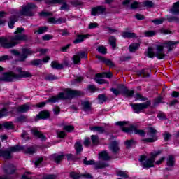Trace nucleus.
<instances>
[{
    "label": "nucleus",
    "instance_id": "1a4fd4ad",
    "mask_svg": "<svg viewBox=\"0 0 179 179\" xmlns=\"http://www.w3.org/2000/svg\"><path fill=\"white\" fill-rule=\"evenodd\" d=\"M11 54L13 55L19 56V61H24L26 58L29 57V55H33L36 52L33 51L31 49L23 48L22 53L20 55L19 52L16 50H10Z\"/></svg>",
    "mask_w": 179,
    "mask_h": 179
},
{
    "label": "nucleus",
    "instance_id": "dca6fc26",
    "mask_svg": "<svg viewBox=\"0 0 179 179\" xmlns=\"http://www.w3.org/2000/svg\"><path fill=\"white\" fill-rule=\"evenodd\" d=\"M48 22L52 24H61V23H65L66 20L65 18L59 17L57 20H55L54 17H49Z\"/></svg>",
    "mask_w": 179,
    "mask_h": 179
},
{
    "label": "nucleus",
    "instance_id": "e433bc0d",
    "mask_svg": "<svg viewBox=\"0 0 179 179\" xmlns=\"http://www.w3.org/2000/svg\"><path fill=\"white\" fill-rule=\"evenodd\" d=\"M75 149L76 153H80V152L83 150V148H82V144L79 142H76L75 144Z\"/></svg>",
    "mask_w": 179,
    "mask_h": 179
},
{
    "label": "nucleus",
    "instance_id": "774afa93",
    "mask_svg": "<svg viewBox=\"0 0 179 179\" xmlns=\"http://www.w3.org/2000/svg\"><path fill=\"white\" fill-rule=\"evenodd\" d=\"M55 175H47L43 177V179H55Z\"/></svg>",
    "mask_w": 179,
    "mask_h": 179
},
{
    "label": "nucleus",
    "instance_id": "680f3d73",
    "mask_svg": "<svg viewBox=\"0 0 179 179\" xmlns=\"http://www.w3.org/2000/svg\"><path fill=\"white\" fill-rule=\"evenodd\" d=\"M136 100H141V101H146V98L143 97L141 95V94H136Z\"/></svg>",
    "mask_w": 179,
    "mask_h": 179
},
{
    "label": "nucleus",
    "instance_id": "a211bd4d",
    "mask_svg": "<svg viewBox=\"0 0 179 179\" xmlns=\"http://www.w3.org/2000/svg\"><path fill=\"white\" fill-rule=\"evenodd\" d=\"M90 35H78L77 38H76L73 43V44H80V43H83L85 38H89Z\"/></svg>",
    "mask_w": 179,
    "mask_h": 179
},
{
    "label": "nucleus",
    "instance_id": "39448f33",
    "mask_svg": "<svg viewBox=\"0 0 179 179\" xmlns=\"http://www.w3.org/2000/svg\"><path fill=\"white\" fill-rule=\"evenodd\" d=\"M31 76L30 72L23 71V69L17 67L15 73H3L2 76H0V80L3 82H13L15 79H19V78H31Z\"/></svg>",
    "mask_w": 179,
    "mask_h": 179
},
{
    "label": "nucleus",
    "instance_id": "603ef678",
    "mask_svg": "<svg viewBox=\"0 0 179 179\" xmlns=\"http://www.w3.org/2000/svg\"><path fill=\"white\" fill-rule=\"evenodd\" d=\"M46 80H57L58 77L55 76L53 74H49L45 77Z\"/></svg>",
    "mask_w": 179,
    "mask_h": 179
},
{
    "label": "nucleus",
    "instance_id": "412c9836",
    "mask_svg": "<svg viewBox=\"0 0 179 179\" xmlns=\"http://www.w3.org/2000/svg\"><path fill=\"white\" fill-rule=\"evenodd\" d=\"M109 149L113 152V153H118L120 148L118 147V143L117 141H113L109 145Z\"/></svg>",
    "mask_w": 179,
    "mask_h": 179
},
{
    "label": "nucleus",
    "instance_id": "a878e982",
    "mask_svg": "<svg viewBox=\"0 0 179 179\" xmlns=\"http://www.w3.org/2000/svg\"><path fill=\"white\" fill-rule=\"evenodd\" d=\"M150 70L149 69H145L140 71H138V75L139 76H143V78H148L150 76Z\"/></svg>",
    "mask_w": 179,
    "mask_h": 179
},
{
    "label": "nucleus",
    "instance_id": "5fc2aeb1",
    "mask_svg": "<svg viewBox=\"0 0 179 179\" xmlns=\"http://www.w3.org/2000/svg\"><path fill=\"white\" fill-rule=\"evenodd\" d=\"M117 175L119 176V177H123L124 178H128V175L127 174V172H124L122 171H117Z\"/></svg>",
    "mask_w": 179,
    "mask_h": 179
},
{
    "label": "nucleus",
    "instance_id": "09e8293b",
    "mask_svg": "<svg viewBox=\"0 0 179 179\" xmlns=\"http://www.w3.org/2000/svg\"><path fill=\"white\" fill-rule=\"evenodd\" d=\"M31 65H34L35 66H38V65L43 64V60L41 59H35L31 62Z\"/></svg>",
    "mask_w": 179,
    "mask_h": 179
},
{
    "label": "nucleus",
    "instance_id": "20e7f679",
    "mask_svg": "<svg viewBox=\"0 0 179 179\" xmlns=\"http://www.w3.org/2000/svg\"><path fill=\"white\" fill-rule=\"evenodd\" d=\"M80 92L76 90H72L71 89L64 90V92H61L57 96L50 97L46 102H41L36 104V107L41 108L47 104V103H57L58 100H66V99H72V97H76L80 96Z\"/></svg>",
    "mask_w": 179,
    "mask_h": 179
},
{
    "label": "nucleus",
    "instance_id": "9d476101",
    "mask_svg": "<svg viewBox=\"0 0 179 179\" xmlns=\"http://www.w3.org/2000/svg\"><path fill=\"white\" fill-rule=\"evenodd\" d=\"M83 163L86 166L94 165L95 169H105V167H108V163L107 162H94V160L87 161L86 158L83 160Z\"/></svg>",
    "mask_w": 179,
    "mask_h": 179
},
{
    "label": "nucleus",
    "instance_id": "393cba45",
    "mask_svg": "<svg viewBox=\"0 0 179 179\" xmlns=\"http://www.w3.org/2000/svg\"><path fill=\"white\" fill-rule=\"evenodd\" d=\"M31 134L34 135V136H36L37 138H39V139H41V141H45V136L43 134H41L40 131H37L36 129H34L31 130Z\"/></svg>",
    "mask_w": 179,
    "mask_h": 179
},
{
    "label": "nucleus",
    "instance_id": "c03bdc74",
    "mask_svg": "<svg viewBox=\"0 0 179 179\" xmlns=\"http://www.w3.org/2000/svg\"><path fill=\"white\" fill-rule=\"evenodd\" d=\"M166 19L164 18H159V19H155L152 20V23H154V24H162Z\"/></svg>",
    "mask_w": 179,
    "mask_h": 179
},
{
    "label": "nucleus",
    "instance_id": "e2e57ef3",
    "mask_svg": "<svg viewBox=\"0 0 179 179\" xmlns=\"http://www.w3.org/2000/svg\"><path fill=\"white\" fill-rule=\"evenodd\" d=\"M8 59H10V57L8 55L0 57V62H2V61H6Z\"/></svg>",
    "mask_w": 179,
    "mask_h": 179
},
{
    "label": "nucleus",
    "instance_id": "3c124183",
    "mask_svg": "<svg viewBox=\"0 0 179 179\" xmlns=\"http://www.w3.org/2000/svg\"><path fill=\"white\" fill-rule=\"evenodd\" d=\"M98 99L100 103H104V101H107V96L104 94H99Z\"/></svg>",
    "mask_w": 179,
    "mask_h": 179
},
{
    "label": "nucleus",
    "instance_id": "a18cd8bd",
    "mask_svg": "<svg viewBox=\"0 0 179 179\" xmlns=\"http://www.w3.org/2000/svg\"><path fill=\"white\" fill-rule=\"evenodd\" d=\"M143 9H145V8H153V2L150 1H147L144 3H143Z\"/></svg>",
    "mask_w": 179,
    "mask_h": 179
},
{
    "label": "nucleus",
    "instance_id": "c85d7f7f",
    "mask_svg": "<svg viewBox=\"0 0 179 179\" xmlns=\"http://www.w3.org/2000/svg\"><path fill=\"white\" fill-rule=\"evenodd\" d=\"M48 117H50V113L47 111H42L37 115L38 120H45V118H48Z\"/></svg>",
    "mask_w": 179,
    "mask_h": 179
},
{
    "label": "nucleus",
    "instance_id": "cd10ccee",
    "mask_svg": "<svg viewBox=\"0 0 179 179\" xmlns=\"http://www.w3.org/2000/svg\"><path fill=\"white\" fill-rule=\"evenodd\" d=\"M22 150H24V152L25 153H28L29 155H34V153H36V148L34 147H25L24 146V148H22Z\"/></svg>",
    "mask_w": 179,
    "mask_h": 179
},
{
    "label": "nucleus",
    "instance_id": "bf43d9fd",
    "mask_svg": "<svg viewBox=\"0 0 179 179\" xmlns=\"http://www.w3.org/2000/svg\"><path fill=\"white\" fill-rule=\"evenodd\" d=\"M99 27V24H97L96 22H91L90 23L89 26H88V29H96Z\"/></svg>",
    "mask_w": 179,
    "mask_h": 179
},
{
    "label": "nucleus",
    "instance_id": "4be33fe9",
    "mask_svg": "<svg viewBox=\"0 0 179 179\" xmlns=\"http://www.w3.org/2000/svg\"><path fill=\"white\" fill-rule=\"evenodd\" d=\"M170 12L172 15H179V1L173 4Z\"/></svg>",
    "mask_w": 179,
    "mask_h": 179
},
{
    "label": "nucleus",
    "instance_id": "4468645a",
    "mask_svg": "<svg viewBox=\"0 0 179 179\" xmlns=\"http://www.w3.org/2000/svg\"><path fill=\"white\" fill-rule=\"evenodd\" d=\"M87 55H86V52H78L73 57V62L74 64H79V62H80V59L83 58H87Z\"/></svg>",
    "mask_w": 179,
    "mask_h": 179
},
{
    "label": "nucleus",
    "instance_id": "423d86ee",
    "mask_svg": "<svg viewBox=\"0 0 179 179\" xmlns=\"http://www.w3.org/2000/svg\"><path fill=\"white\" fill-rule=\"evenodd\" d=\"M160 155V151L155 152H152L150 157H146L145 155H141L139 158V162L145 169H150V167H155L154 163L156 160V157Z\"/></svg>",
    "mask_w": 179,
    "mask_h": 179
},
{
    "label": "nucleus",
    "instance_id": "6e6552de",
    "mask_svg": "<svg viewBox=\"0 0 179 179\" xmlns=\"http://www.w3.org/2000/svg\"><path fill=\"white\" fill-rule=\"evenodd\" d=\"M110 92H112L115 96H120V94H122V96H125V97H132L134 93V90H129L127 87L124 85L119 87L118 90L115 88H111Z\"/></svg>",
    "mask_w": 179,
    "mask_h": 179
},
{
    "label": "nucleus",
    "instance_id": "c756f323",
    "mask_svg": "<svg viewBox=\"0 0 179 179\" xmlns=\"http://www.w3.org/2000/svg\"><path fill=\"white\" fill-rule=\"evenodd\" d=\"M51 159L55 160V163H59V162L61 160H62V159H64V155L54 154V155H51Z\"/></svg>",
    "mask_w": 179,
    "mask_h": 179
},
{
    "label": "nucleus",
    "instance_id": "0eeeda50",
    "mask_svg": "<svg viewBox=\"0 0 179 179\" xmlns=\"http://www.w3.org/2000/svg\"><path fill=\"white\" fill-rule=\"evenodd\" d=\"M115 125L119 127H122V130L123 132H126L127 134H136V135H140L141 136H145V131L143 130L136 129L135 127L131 126L130 128H125L126 125H128V122L127 121H119L115 122Z\"/></svg>",
    "mask_w": 179,
    "mask_h": 179
},
{
    "label": "nucleus",
    "instance_id": "6ab92c4d",
    "mask_svg": "<svg viewBox=\"0 0 179 179\" xmlns=\"http://www.w3.org/2000/svg\"><path fill=\"white\" fill-rule=\"evenodd\" d=\"M96 57L102 62H105L106 64L108 65V66H110V68H113L114 66V62H113L111 60L108 59H105L104 57L101 56L96 55Z\"/></svg>",
    "mask_w": 179,
    "mask_h": 179
},
{
    "label": "nucleus",
    "instance_id": "13d9d810",
    "mask_svg": "<svg viewBox=\"0 0 179 179\" xmlns=\"http://www.w3.org/2000/svg\"><path fill=\"white\" fill-rule=\"evenodd\" d=\"M6 115H8V110H6V108H3L1 110H0V118H2V117H6Z\"/></svg>",
    "mask_w": 179,
    "mask_h": 179
},
{
    "label": "nucleus",
    "instance_id": "aec40b11",
    "mask_svg": "<svg viewBox=\"0 0 179 179\" xmlns=\"http://www.w3.org/2000/svg\"><path fill=\"white\" fill-rule=\"evenodd\" d=\"M24 149V146H19V145H15L11 146L8 148V153H10V155L11 156L10 153H13L15 152H20V150H23Z\"/></svg>",
    "mask_w": 179,
    "mask_h": 179
},
{
    "label": "nucleus",
    "instance_id": "864d4df0",
    "mask_svg": "<svg viewBox=\"0 0 179 179\" xmlns=\"http://www.w3.org/2000/svg\"><path fill=\"white\" fill-rule=\"evenodd\" d=\"M97 51L101 54H107V49L103 46H99L97 48Z\"/></svg>",
    "mask_w": 179,
    "mask_h": 179
},
{
    "label": "nucleus",
    "instance_id": "473e14b6",
    "mask_svg": "<svg viewBox=\"0 0 179 179\" xmlns=\"http://www.w3.org/2000/svg\"><path fill=\"white\" fill-rule=\"evenodd\" d=\"M139 43H133L129 46V50L130 52H135L139 48Z\"/></svg>",
    "mask_w": 179,
    "mask_h": 179
},
{
    "label": "nucleus",
    "instance_id": "0e129e2a",
    "mask_svg": "<svg viewBox=\"0 0 179 179\" xmlns=\"http://www.w3.org/2000/svg\"><path fill=\"white\" fill-rule=\"evenodd\" d=\"M43 40H45V41H48V40H52V36L49 35V34H46L45 36H43L42 37Z\"/></svg>",
    "mask_w": 179,
    "mask_h": 179
},
{
    "label": "nucleus",
    "instance_id": "37998d69",
    "mask_svg": "<svg viewBox=\"0 0 179 179\" xmlns=\"http://www.w3.org/2000/svg\"><path fill=\"white\" fill-rule=\"evenodd\" d=\"M47 31V27H41L38 28V31H35V34H43V33H45Z\"/></svg>",
    "mask_w": 179,
    "mask_h": 179
},
{
    "label": "nucleus",
    "instance_id": "49530a36",
    "mask_svg": "<svg viewBox=\"0 0 179 179\" xmlns=\"http://www.w3.org/2000/svg\"><path fill=\"white\" fill-rule=\"evenodd\" d=\"M144 35L145 37H153V36H156V31H147L144 32Z\"/></svg>",
    "mask_w": 179,
    "mask_h": 179
},
{
    "label": "nucleus",
    "instance_id": "6e6d98bb",
    "mask_svg": "<svg viewBox=\"0 0 179 179\" xmlns=\"http://www.w3.org/2000/svg\"><path fill=\"white\" fill-rule=\"evenodd\" d=\"M40 16L43 17H48V16H52V13L50 12H41L40 13Z\"/></svg>",
    "mask_w": 179,
    "mask_h": 179
},
{
    "label": "nucleus",
    "instance_id": "7c9ffc66",
    "mask_svg": "<svg viewBox=\"0 0 179 179\" xmlns=\"http://www.w3.org/2000/svg\"><path fill=\"white\" fill-rule=\"evenodd\" d=\"M99 159H102L103 160H110V159H111V157L108 155L107 151H103L99 153Z\"/></svg>",
    "mask_w": 179,
    "mask_h": 179
},
{
    "label": "nucleus",
    "instance_id": "79ce46f5",
    "mask_svg": "<svg viewBox=\"0 0 179 179\" xmlns=\"http://www.w3.org/2000/svg\"><path fill=\"white\" fill-rule=\"evenodd\" d=\"M116 39L114 38V36H110L109 38V44L113 47V48H115L117 47V44L115 43Z\"/></svg>",
    "mask_w": 179,
    "mask_h": 179
},
{
    "label": "nucleus",
    "instance_id": "c9c22d12",
    "mask_svg": "<svg viewBox=\"0 0 179 179\" xmlns=\"http://www.w3.org/2000/svg\"><path fill=\"white\" fill-rule=\"evenodd\" d=\"M82 106L84 111H90V110H92V108L90 107V103L87 101L83 102Z\"/></svg>",
    "mask_w": 179,
    "mask_h": 179
},
{
    "label": "nucleus",
    "instance_id": "69168bd1",
    "mask_svg": "<svg viewBox=\"0 0 179 179\" xmlns=\"http://www.w3.org/2000/svg\"><path fill=\"white\" fill-rule=\"evenodd\" d=\"M83 145H84V146H85L86 148H87V147L90 145V139H89V138H85V139L84 140Z\"/></svg>",
    "mask_w": 179,
    "mask_h": 179
},
{
    "label": "nucleus",
    "instance_id": "5701e85b",
    "mask_svg": "<svg viewBox=\"0 0 179 179\" xmlns=\"http://www.w3.org/2000/svg\"><path fill=\"white\" fill-rule=\"evenodd\" d=\"M29 110H30V106H29V104H27V103L22 105L21 106H19L17 108V111L18 113H27V111H29Z\"/></svg>",
    "mask_w": 179,
    "mask_h": 179
},
{
    "label": "nucleus",
    "instance_id": "f03ea898",
    "mask_svg": "<svg viewBox=\"0 0 179 179\" xmlns=\"http://www.w3.org/2000/svg\"><path fill=\"white\" fill-rule=\"evenodd\" d=\"M24 33V28L18 27L14 32L15 35L10 38V41L6 38H0V45L3 48H12L19 44V41H26L27 40V35Z\"/></svg>",
    "mask_w": 179,
    "mask_h": 179
},
{
    "label": "nucleus",
    "instance_id": "f257e3e1",
    "mask_svg": "<svg viewBox=\"0 0 179 179\" xmlns=\"http://www.w3.org/2000/svg\"><path fill=\"white\" fill-rule=\"evenodd\" d=\"M176 44H178V41H166L164 43L155 45L154 48H148L145 52V55L148 58L156 57L157 59H164L166 57L164 48H167L168 51H171L173 48H175Z\"/></svg>",
    "mask_w": 179,
    "mask_h": 179
},
{
    "label": "nucleus",
    "instance_id": "338daca9",
    "mask_svg": "<svg viewBox=\"0 0 179 179\" xmlns=\"http://www.w3.org/2000/svg\"><path fill=\"white\" fill-rule=\"evenodd\" d=\"M171 137V135H170L169 133L166 132L164 134V141H169V139H170V138Z\"/></svg>",
    "mask_w": 179,
    "mask_h": 179
},
{
    "label": "nucleus",
    "instance_id": "052dcab7",
    "mask_svg": "<svg viewBox=\"0 0 179 179\" xmlns=\"http://www.w3.org/2000/svg\"><path fill=\"white\" fill-rule=\"evenodd\" d=\"M3 15H5L4 12H0V26L5 24V20L2 19V17H3Z\"/></svg>",
    "mask_w": 179,
    "mask_h": 179
},
{
    "label": "nucleus",
    "instance_id": "a19ab883",
    "mask_svg": "<svg viewBox=\"0 0 179 179\" xmlns=\"http://www.w3.org/2000/svg\"><path fill=\"white\" fill-rule=\"evenodd\" d=\"M91 141H92L93 145H99V136L92 135Z\"/></svg>",
    "mask_w": 179,
    "mask_h": 179
},
{
    "label": "nucleus",
    "instance_id": "ddd939ff",
    "mask_svg": "<svg viewBox=\"0 0 179 179\" xmlns=\"http://www.w3.org/2000/svg\"><path fill=\"white\" fill-rule=\"evenodd\" d=\"M113 76V73H97L94 78V80L99 85H103L104 83H107L106 80L101 78H111Z\"/></svg>",
    "mask_w": 179,
    "mask_h": 179
},
{
    "label": "nucleus",
    "instance_id": "9b49d317",
    "mask_svg": "<svg viewBox=\"0 0 179 179\" xmlns=\"http://www.w3.org/2000/svg\"><path fill=\"white\" fill-rule=\"evenodd\" d=\"M156 134H157V131L153 127L148 128V132L147 134L148 138L143 139V142H156V141H157V136H156Z\"/></svg>",
    "mask_w": 179,
    "mask_h": 179
},
{
    "label": "nucleus",
    "instance_id": "bb28decb",
    "mask_svg": "<svg viewBox=\"0 0 179 179\" xmlns=\"http://www.w3.org/2000/svg\"><path fill=\"white\" fill-rule=\"evenodd\" d=\"M90 129L91 131H93V132H98V134H104V132H106V129L102 127H90Z\"/></svg>",
    "mask_w": 179,
    "mask_h": 179
},
{
    "label": "nucleus",
    "instance_id": "f3484780",
    "mask_svg": "<svg viewBox=\"0 0 179 179\" xmlns=\"http://www.w3.org/2000/svg\"><path fill=\"white\" fill-rule=\"evenodd\" d=\"M3 169L6 174H13V172L16 171V168L13 164L4 165Z\"/></svg>",
    "mask_w": 179,
    "mask_h": 179
},
{
    "label": "nucleus",
    "instance_id": "2f4dec72",
    "mask_svg": "<svg viewBox=\"0 0 179 179\" xmlns=\"http://www.w3.org/2000/svg\"><path fill=\"white\" fill-rule=\"evenodd\" d=\"M122 36L124 38H134L136 37V34L131 32H123Z\"/></svg>",
    "mask_w": 179,
    "mask_h": 179
},
{
    "label": "nucleus",
    "instance_id": "4c0bfd02",
    "mask_svg": "<svg viewBox=\"0 0 179 179\" xmlns=\"http://www.w3.org/2000/svg\"><path fill=\"white\" fill-rule=\"evenodd\" d=\"M167 166L169 167H173L174 166V157L170 155L167 159Z\"/></svg>",
    "mask_w": 179,
    "mask_h": 179
},
{
    "label": "nucleus",
    "instance_id": "b1692460",
    "mask_svg": "<svg viewBox=\"0 0 179 179\" xmlns=\"http://www.w3.org/2000/svg\"><path fill=\"white\" fill-rule=\"evenodd\" d=\"M131 9H143V3H139L138 1H134L131 4Z\"/></svg>",
    "mask_w": 179,
    "mask_h": 179
},
{
    "label": "nucleus",
    "instance_id": "f704fd0d",
    "mask_svg": "<svg viewBox=\"0 0 179 179\" xmlns=\"http://www.w3.org/2000/svg\"><path fill=\"white\" fill-rule=\"evenodd\" d=\"M51 66L52 68H53V69H62V68H64V66H62V64H60L57 62H52Z\"/></svg>",
    "mask_w": 179,
    "mask_h": 179
},
{
    "label": "nucleus",
    "instance_id": "58836bf2",
    "mask_svg": "<svg viewBox=\"0 0 179 179\" xmlns=\"http://www.w3.org/2000/svg\"><path fill=\"white\" fill-rule=\"evenodd\" d=\"M44 160V158L39 157L35 159L34 161V165L36 167H40L43 163V161Z\"/></svg>",
    "mask_w": 179,
    "mask_h": 179
},
{
    "label": "nucleus",
    "instance_id": "de8ad7c7",
    "mask_svg": "<svg viewBox=\"0 0 179 179\" xmlns=\"http://www.w3.org/2000/svg\"><path fill=\"white\" fill-rule=\"evenodd\" d=\"M3 125L6 129H12L13 128V124L12 123V122H6L3 123Z\"/></svg>",
    "mask_w": 179,
    "mask_h": 179
},
{
    "label": "nucleus",
    "instance_id": "72a5a7b5",
    "mask_svg": "<svg viewBox=\"0 0 179 179\" xmlns=\"http://www.w3.org/2000/svg\"><path fill=\"white\" fill-rule=\"evenodd\" d=\"M62 6L60 7V10H66L68 11L70 8L69 4L66 3V1L65 0L63 1V2L61 3Z\"/></svg>",
    "mask_w": 179,
    "mask_h": 179
},
{
    "label": "nucleus",
    "instance_id": "f8f14e48",
    "mask_svg": "<svg viewBox=\"0 0 179 179\" xmlns=\"http://www.w3.org/2000/svg\"><path fill=\"white\" fill-rule=\"evenodd\" d=\"M150 104V102H144L141 103L132 104L131 106L134 113H136V114H139L142 113L143 110H146V108L149 107Z\"/></svg>",
    "mask_w": 179,
    "mask_h": 179
},
{
    "label": "nucleus",
    "instance_id": "4d7b16f0",
    "mask_svg": "<svg viewBox=\"0 0 179 179\" xmlns=\"http://www.w3.org/2000/svg\"><path fill=\"white\" fill-rule=\"evenodd\" d=\"M70 177H71L73 179H79L82 176L75 173V172H71L70 173Z\"/></svg>",
    "mask_w": 179,
    "mask_h": 179
},
{
    "label": "nucleus",
    "instance_id": "2eb2a0df",
    "mask_svg": "<svg viewBox=\"0 0 179 179\" xmlns=\"http://www.w3.org/2000/svg\"><path fill=\"white\" fill-rule=\"evenodd\" d=\"M104 12H106V7L100 6L92 8L91 13L93 16H97V15H101L102 13H104Z\"/></svg>",
    "mask_w": 179,
    "mask_h": 179
},
{
    "label": "nucleus",
    "instance_id": "8fccbe9b",
    "mask_svg": "<svg viewBox=\"0 0 179 179\" xmlns=\"http://www.w3.org/2000/svg\"><path fill=\"white\" fill-rule=\"evenodd\" d=\"M63 129H64V131H66V132H72V131L75 129V127L72 125H65L64 126Z\"/></svg>",
    "mask_w": 179,
    "mask_h": 179
},
{
    "label": "nucleus",
    "instance_id": "7ed1b4c3",
    "mask_svg": "<svg viewBox=\"0 0 179 179\" xmlns=\"http://www.w3.org/2000/svg\"><path fill=\"white\" fill-rule=\"evenodd\" d=\"M36 8H37V6L34 3H28L27 5L22 6V9L19 12L14 11L8 22L9 28L13 29V26L15 23L17 22V19L20 16H34V13L32 10L33 9H36Z\"/></svg>",
    "mask_w": 179,
    "mask_h": 179
},
{
    "label": "nucleus",
    "instance_id": "ea45409f",
    "mask_svg": "<svg viewBox=\"0 0 179 179\" xmlns=\"http://www.w3.org/2000/svg\"><path fill=\"white\" fill-rule=\"evenodd\" d=\"M126 148L129 149V148H132V146H135V141L134 140H127L125 142Z\"/></svg>",
    "mask_w": 179,
    "mask_h": 179
}]
</instances>
